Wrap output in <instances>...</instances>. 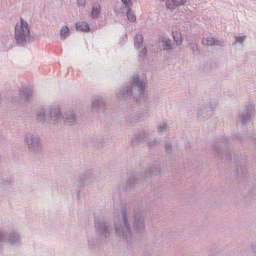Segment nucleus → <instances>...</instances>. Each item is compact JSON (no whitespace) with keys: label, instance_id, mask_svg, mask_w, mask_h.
Here are the masks:
<instances>
[{"label":"nucleus","instance_id":"1","mask_svg":"<svg viewBox=\"0 0 256 256\" xmlns=\"http://www.w3.org/2000/svg\"><path fill=\"white\" fill-rule=\"evenodd\" d=\"M146 78H140L138 75L135 76L132 80V86L126 87L125 90L121 92L118 96V98L128 100L134 98L136 103H139L146 97Z\"/></svg>","mask_w":256,"mask_h":256},{"label":"nucleus","instance_id":"2","mask_svg":"<svg viewBox=\"0 0 256 256\" xmlns=\"http://www.w3.org/2000/svg\"><path fill=\"white\" fill-rule=\"evenodd\" d=\"M122 222L115 220L114 228L116 234L120 239L124 240L128 244H131L132 238V230L130 223L131 213L127 211L125 207L122 208Z\"/></svg>","mask_w":256,"mask_h":256},{"label":"nucleus","instance_id":"3","mask_svg":"<svg viewBox=\"0 0 256 256\" xmlns=\"http://www.w3.org/2000/svg\"><path fill=\"white\" fill-rule=\"evenodd\" d=\"M14 38L16 44L20 47L26 46L30 41L32 37L30 25L22 18L20 22L16 25Z\"/></svg>","mask_w":256,"mask_h":256},{"label":"nucleus","instance_id":"4","mask_svg":"<svg viewBox=\"0 0 256 256\" xmlns=\"http://www.w3.org/2000/svg\"><path fill=\"white\" fill-rule=\"evenodd\" d=\"M160 172L159 168L155 167L152 168L150 170L140 174L138 173L134 174L128 180V184L126 188V191L132 188H134L140 183L139 178L140 176L142 182H148L146 179L148 178H152L154 176H157Z\"/></svg>","mask_w":256,"mask_h":256},{"label":"nucleus","instance_id":"5","mask_svg":"<svg viewBox=\"0 0 256 256\" xmlns=\"http://www.w3.org/2000/svg\"><path fill=\"white\" fill-rule=\"evenodd\" d=\"M8 241L12 246H18L21 244L20 234L15 230L8 232L4 228H0V251L3 247V244Z\"/></svg>","mask_w":256,"mask_h":256},{"label":"nucleus","instance_id":"6","mask_svg":"<svg viewBox=\"0 0 256 256\" xmlns=\"http://www.w3.org/2000/svg\"><path fill=\"white\" fill-rule=\"evenodd\" d=\"M95 230L100 237L109 238L112 233V226L104 218H96Z\"/></svg>","mask_w":256,"mask_h":256},{"label":"nucleus","instance_id":"7","mask_svg":"<svg viewBox=\"0 0 256 256\" xmlns=\"http://www.w3.org/2000/svg\"><path fill=\"white\" fill-rule=\"evenodd\" d=\"M24 142L28 151L39 154L42 149V140L37 134L28 133L24 136Z\"/></svg>","mask_w":256,"mask_h":256},{"label":"nucleus","instance_id":"8","mask_svg":"<svg viewBox=\"0 0 256 256\" xmlns=\"http://www.w3.org/2000/svg\"><path fill=\"white\" fill-rule=\"evenodd\" d=\"M254 110V106L252 103H250L246 105L244 110L239 114L236 120L237 124H241L242 125H245L248 123Z\"/></svg>","mask_w":256,"mask_h":256},{"label":"nucleus","instance_id":"9","mask_svg":"<svg viewBox=\"0 0 256 256\" xmlns=\"http://www.w3.org/2000/svg\"><path fill=\"white\" fill-rule=\"evenodd\" d=\"M228 142V140L226 136H222L216 139V141L214 146V150L216 154H221L222 156L226 154V158L230 160L232 156L229 152V150H226L224 152H222L221 154V148L226 147L227 146Z\"/></svg>","mask_w":256,"mask_h":256},{"label":"nucleus","instance_id":"10","mask_svg":"<svg viewBox=\"0 0 256 256\" xmlns=\"http://www.w3.org/2000/svg\"><path fill=\"white\" fill-rule=\"evenodd\" d=\"M212 107L210 102L202 104L198 108V115L199 120L208 119L212 114Z\"/></svg>","mask_w":256,"mask_h":256},{"label":"nucleus","instance_id":"11","mask_svg":"<svg viewBox=\"0 0 256 256\" xmlns=\"http://www.w3.org/2000/svg\"><path fill=\"white\" fill-rule=\"evenodd\" d=\"M134 230L138 234H142L145 232V224L141 214H135L133 223Z\"/></svg>","mask_w":256,"mask_h":256},{"label":"nucleus","instance_id":"12","mask_svg":"<svg viewBox=\"0 0 256 256\" xmlns=\"http://www.w3.org/2000/svg\"><path fill=\"white\" fill-rule=\"evenodd\" d=\"M148 114V110L147 109L140 110L136 114H132L127 118V122L130 124L138 123L141 122Z\"/></svg>","mask_w":256,"mask_h":256},{"label":"nucleus","instance_id":"13","mask_svg":"<svg viewBox=\"0 0 256 256\" xmlns=\"http://www.w3.org/2000/svg\"><path fill=\"white\" fill-rule=\"evenodd\" d=\"M106 101L104 98L99 96H94L92 101V110L94 112L104 110L106 108Z\"/></svg>","mask_w":256,"mask_h":256},{"label":"nucleus","instance_id":"14","mask_svg":"<svg viewBox=\"0 0 256 256\" xmlns=\"http://www.w3.org/2000/svg\"><path fill=\"white\" fill-rule=\"evenodd\" d=\"M80 178L78 186L80 185V187H82L92 183L94 178V174L90 171H88L82 172Z\"/></svg>","mask_w":256,"mask_h":256},{"label":"nucleus","instance_id":"15","mask_svg":"<svg viewBox=\"0 0 256 256\" xmlns=\"http://www.w3.org/2000/svg\"><path fill=\"white\" fill-rule=\"evenodd\" d=\"M51 122L54 124L59 123L62 121L63 117L60 108H52L50 111Z\"/></svg>","mask_w":256,"mask_h":256},{"label":"nucleus","instance_id":"16","mask_svg":"<svg viewBox=\"0 0 256 256\" xmlns=\"http://www.w3.org/2000/svg\"><path fill=\"white\" fill-rule=\"evenodd\" d=\"M19 94L22 100L28 102L32 98L33 90L32 88L26 87L20 91Z\"/></svg>","mask_w":256,"mask_h":256},{"label":"nucleus","instance_id":"17","mask_svg":"<svg viewBox=\"0 0 256 256\" xmlns=\"http://www.w3.org/2000/svg\"><path fill=\"white\" fill-rule=\"evenodd\" d=\"M186 2L187 0H168L166 6L170 10H173L176 8L184 5Z\"/></svg>","mask_w":256,"mask_h":256},{"label":"nucleus","instance_id":"18","mask_svg":"<svg viewBox=\"0 0 256 256\" xmlns=\"http://www.w3.org/2000/svg\"><path fill=\"white\" fill-rule=\"evenodd\" d=\"M102 14V6L98 2H94L92 5L90 18L92 19H98Z\"/></svg>","mask_w":256,"mask_h":256},{"label":"nucleus","instance_id":"19","mask_svg":"<svg viewBox=\"0 0 256 256\" xmlns=\"http://www.w3.org/2000/svg\"><path fill=\"white\" fill-rule=\"evenodd\" d=\"M148 138V134L144 132L136 134L132 138V143L133 144H140L144 142Z\"/></svg>","mask_w":256,"mask_h":256},{"label":"nucleus","instance_id":"20","mask_svg":"<svg viewBox=\"0 0 256 256\" xmlns=\"http://www.w3.org/2000/svg\"><path fill=\"white\" fill-rule=\"evenodd\" d=\"M101 242L100 236H88V246L91 250H94L98 246Z\"/></svg>","mask_w":256,"mask_h":256},{"label":"nucleus","instance_id":"21","mask_svg":"<svg viewBox=\"0 0 256 256\" xmlns=\"http://www.w3.org/2000/svg\"><path fill=\"white\" fill-rule=\"evenodd\" d=\"M64 122L66 125L68 126H72L76 123V118L75 114L71 112H67L66 114V117Z\"/></svg>","mask_w":256,"mask_h":256},{"label":"nucleus","instance_id":"22","mask_svg":"<svg viewBox=\"0 0 256 256\" xmlns=\"http://www.w3.org/2000/svg\"><path fill=\"white\" fill-rule=\"evenodd\" d=\"M36 122L38 123L44 124L47 120L46 112L44 108H40L36 112Z\"/></svg>","mask_w":256,"mask_h":256},{"label":"nucleus","instance_id":"23","mask_svg":"<svg viewBox=\"0 0 256 256\" xmlns=\"http://www.w3.org/2000/svg\"><path fill=\"white\" fill-rule=\"evenodd\" d=\"M202 44L209 46H224L223 43L214 38H207L203 40Z\"/></svg>","mask_w":256,"mask_h":256},{"label":"nucleus","instance_id":"24","mask_svg":"<svg viewBox=\"0 0 256 256\" xmlns=\"http://www.w3.org/2000/svg\"><path fill=\"white\" fill-rule=\"evenodd\" d=\"M14 181L12 178H8L2 182V188L6 191H12L14 188Z\"/></svg>","mask_w":256,"mask_h":256},{"label":"nucleus","instance_id":"25","mask_svg":"<svg viewBox=\"0 0 256 256\" xmlns=\"http://www.w3.org/2000/svg\"><path fill=\"white\" fill-rule=\"evenodd\" d=\"M76 28L77 31L88 32H90V27L88 24L84 22H78Z\"/></svg>","mask_w":256,"mask_h":256},{"label":"nucleus","instance_id":"26","mask_svg":"<svg viewBox=\"0 0 256 256\" xmlns=\"http://www.w3.org/2000/svg\"><path fill=\"white\" fill-rule=\"evenodd\" d=\"M161 43L164 50H170L172 48L173 44L172 40L170 39H164L161 42Z\"/></svg>","mask_w":256,"mask_h":256},{"label":"nucleus","instance_id":"27","mask_svg":"<svg viewBox=\"0 0 256 256\" xmlns=\"http://www.w3.org/2000/svg\"><path fill=\"white\" fill-rule=\"evenodd\" d=\"M144 42L143 37L142 34H137L134 38V45L138 50L142 46Z\"/></svg>","mask_w":256,"mask_h":256},{"label":"nucleus","instance_id":"28","mask_svg":"<svg viewBox=\"0 0 256 256\" xmlns=\"http://www.w3.org/2000/svg\"><path fill=\"white\" fill-rule=\"evenodd\" d=\"M172 36L174 42L178 46L180 45L182 42V34L178 32H172Z\"/></svg>","mask_w":256,"mask_h":256},{"label":"nucleus","instance_id":"29","mask_svg":"<svg viewBox=\"0 0 256 256\" xmlns=\"http://www.w3.org/2000/svg\"><path fill=\"white\" fill-rule=\"evenodd\" d=\"M70 35V30L66 26L62 28L60 30V38L62 40H65Z\"/></svg>","mask_w":256,"mask_h":256},{"label":"nucleus","instance_id":"30","mask_svg":"<svg viewBox=\"0 0 256 256\" xmlns=\"http://www.w3.org/2000/svg\"><path fill=\"white\" fill-rule=\"evenodd\" d=\"M168 126L164 122H160L158 126V133L162 135L167 130Z\"/></svg>","mask_w":256,"mask_h":256},{"label":"nucleus","instance_id":"31","mask_svg":"<svg viewBox=\"0 0 256 256\" xmlns=\"http://www.w3.org/2000/svg\"><path fill=\"white\" fill-rule=\"evenodd\" d=\"M125 11L126 12L127 17H128V20L130 21H131L132 22H135L136 21V18L134 12H132L131 10V8H130L129 10H127Z\"/></svg>","mask_w":256,"mask_h":256},{"label":"nucleus","instance_id":"32","mask_svg":"<svg viewBox=\"0 0 256 256\" xmlns=\"http://www.w3.org/2000/svg\"><path fill=\"white\" fill-rule=\"evenodd\" d=\"M237 172L238 174H245L247 173V169L243 165H238L237 166Z\"/></svg>","mask_w":256,"mask_h":256},{"label":"nucleus","instance_id":"33","mask_svg":"<svg viewBox=\"0 0 256 256\" xmlns=\"http://www.w3.org/2000/svg\"><path fill=\"white\" fill-rule=\"evenodd\" d=\"M236 41L234 44L240 43L242 44L246 38V36L243 35L242 36H235Z\"/></svg>","mask_w":256,"mask_h":256},{"label":"nucleus","instance_id":"34","mask_svg":"<svg viewBox=\"0 0 256 256\" xmlns=\"http://www.w3.org/2000/svg\"><path fill=\"white\" fill-rule=\"evenodd\" d=\"M123 4L125 6V10L131 8L132 6L130 0H122Z\"/></svg>","mask_w":256,"mask_h":256},{"label":"nucleus","instance_id":"35","mask_svg":"<svg viewBox=\"0 0 256 256\" xmlns=\"http://www.w3.org/2000/svg\"><path fill=\"white\" fill-rule=\"evenodd\" d=\"M165 149L167 153L170 154L172 149V144L170 142H166Z\"/></svg>","mask_w":256,"mask_h":256},{"label":"nucleus","instance_id":"36","mask_svg":"<svg viewBox=\"0 0 256 256\" xmlns=\"http://www.w3.org/2000/svg\"><path fill=\"white\" fill-rule=\"evenodd\" d=\"M147 49L146 47L144 48L141 51H140L138 53V56L141 58H144L146 54H147Z\"/></svg>","mask_w":256,"mask_h":256},{"label":"nucleus","instance_id":"37","mask_svg":"<svg viewBox=\"0 0 256 256\" xmlns=\"http://www.w3.org/2000/svg\"><path fill=\"white\" fill-rule=\"evenodd\" d=\"M158 144V142L156 140H150L148 142V146L150 148H153Z\"/></svg>","mask_w":256,"mask_h":256},{"label":"nucleus","instance_id":"38","mask_svg":"<svg viewBox=\"0 0 256 256\" xmlns=\"http://www.w3.org/2000/svg\"><path fill=\"white\" fill-rule=\"evenodd\" d=\"M190 46L194 53L197 54L198 52V48L196 44H192Z\"/></svg>","mask_w":256,"mask_h":256},{"label":"nucleus","instance_id":"39","mask_svg":"<svg viewBox=\"0 0 256 256\" xmlns=\"http://www.w3.org/2000/svg\"><path fill=\"white\" fill-rule=\"evenodd\" d=\"M78 4L79 7L84 8L86 4V0H78Z\"/></svg>","mask_w":256,"mask_h":256},{"label":"nucleus","instance_id":"40","mask_svg":"<svg viewBox=\"0 0 256 256\" xmlns=\"http://www.w3.org/2000/svg\"><path fill=\"white\" fill-rule=\"evenodd\" d=\"M253 250H254V252L256 254V248L253 247Z\"/></svg>","mask_w":256,"mask_h":256}]
</instances>
